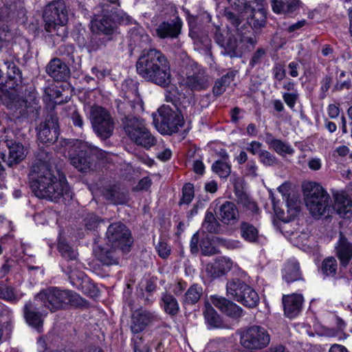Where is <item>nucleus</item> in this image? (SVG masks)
<instances>
[{"instance_id":"nucleus-47","label":"nucleus","mask_w":352,"mask_h":352,"mask_svg":"<svg viewBox=\"0 0 352 352\" xmlns=\"http://www.w3.org/2000/svg\"><path fill=\"white\" fill-rule=\"evenodd\" d=\"M156 250L159 256L164 258H167L170 253V248L168 245L162 241L157 243L156 245Z\"/></svg>"},{"instance_id":"nucleus-9","label":"nucleus","mask_w":352,"mask_h":352,"mask_svg":"<svg viewBox=\"0 0 352 352\" xmlns=\"http://www.w3.org/2000/svg\"><path fill=\"white\" fill-rule=\"evenodd\" d=\"M89 119L94 131L99 137L106 139L111 135L113 121L106 109L100 106H92L90 109Z\"/></svg>"},{"instance_id":"nucleus-37","label":"nucleus","mask_w":352,"mask_h":352,"mask_svg":"<svg viewBox=\"0 0 352 352\" xmlns=\"http://www.w3.org/2000/svg\"><path fill=\"white\" fill-rule=\"evenodd\" d=\"M202 227L210 233H217L220 229V224L212 212H207Z\"/></svg>"},{"instance_id":"nucleus-62","label":"nucleus","mask_w":352,"mask_h":352,"mask_svg":"<svg viewBox=\"0 0 352 352\" xmlns=\"http://www.w3.org/2000/svg\"><path fill=\"white\" fill-rule=\"evenodd\" d=\"M298 64L296 62H291L289 64L288 68L289 69V74L292 77H297L298 76Z\"/></svg>"},{"instance_id":"nucleus-39","label":"nucleus","mask_w":352,"mask_h":352,"mask_svg":"<svg viewBox=\"0 0 352 352\" xmlns=\"http://www.w3.org/2000/svg\"><path fill=\"white\" fill-rule=\"evenodd\" d=\"M58 248L60 253L66 260H76L78 255L76 251L61 239H59Z\"/></svg>"},{"instance_id":"nucleus-14","label":"nucleus","mask_w":352,"mask_h":352,"mask_svg":"<svg viewBox=\"0 0 352 352\" xmlns=\"http://www.w3.org/2000/svg\"><path fill=\"white\" fill-rule=\"evenodd\" d=\"M333 197L335 203L332 210L341 217H349L352 214V201L349 195L344 191H339L333 194Z\"/></svg>"},{"instance_id":"nucleus-57","label":"nucleus","mask_w":352,"mask_h":352,"mask_svg":"<svg viewBox=\"0 0 352 352\" xmlns=\"http://www.w3.org/2000/svg\"><path fill=\"white\" fill-rule=\"evenodd\" d=\"M274 74L276 79L281 80L285 76V72L281 65H276L274 69Z\"/></svg>"},{"instance_id":"nucleus-8","label":"nucleus","mask_w":352,"mask_h":352,"mask_svg":"<svg viewBox=\"0 0 352 352\" xmlns=\"http://www.w3.org/2000/svg\"><path fill=\"white\" fill-rule=\"evenodd\" d=\"M124 130L129 138L138 145L148 148L155 144V138L146 127L144 123L133 118L127 120Z\"/></svg>"},{"instance_id":"nucleus-63","label":"nucleus","mask_w":352,"mask_h":352,"mask_svg":"<svg viewBox=\"0 0 352 352\" xmlns=\"http://www.w3.org/2000/svg\"><path fill=\"white\" fill-rule=\"evenodd\" d=\"M193 168L196 173L202 175L204 172V165L201 161L197 160L194 162Z\"/></svg>"},{"instance_id":"nucleus-64","label":"nucleus","mask_w":352,"mask_h":352,"mask_svg":"<svg viewBox=\"0 0 352 352\" xmlns=\"http://www.w3.org/2000/svg\"><path fill=\"white\" fill-rule=\"evenodd\" d=\"M329 352H348V351L344 346L335 344L331 346Z\"/></svg>"},{"instance_id":"nucleus-23","label":"nucleus","mask_w":352,"mask_h":352,"mask_svg":"<svg viewBox=\"0 0 352 352\" xmlns=\"http://www.w3.org/2000/svg\"><path fill=\"white\" fill-rule=\"evenodd\" d=\"M336 254L341 264L346 266L352 257V243H349L341 234L336 247Z\"/></svg>"},{"instance_id":"nucleus-34","label":"nucleus","mask_w":352,"mask_h":352,"mask_svg":"<svg viewBox=\"0 0 352 352\" xmlns=\"http://www.w3.org/2000/svg\"><path fill=\"white\" fill-rule=\"evenodd\" d=\"M242 299L237 300L248 307H255L259 302V297L257 293L249 285L241 295Z\"/></svg>"},{"instance_id":"nucleus-27","label":"nucleus","mask_w":352,"mask_h":352,"mask_svg":"<svg viewBox=\"0 0 352 352\" xmlns=\"http://www.w3.org/2000/svg\"><path fill=\"white\" fill-rule=\"evenodd\" d=\"M248 285L239 279H233L227 283V296L235 300L242 299L241 295L244 293Z\"/></svg>"},{"instance_id":"nucleus-50","label":"nucleus","mask_w":352,"mask_h":352,"mask_svg":"<svg viewBox=\"0 0 352 352\" xmlns=\"http://www.w3.org/2000/svg\"><path fill=\"white\" fill-rule=\"evenodd\" d=\"M249 152L253 155H260L264 150H262V144L257 141H252L250 143L248 148H247Z\"/></svg>"},{"instance_id":"nucleus-44","label":"nucleus","mask_w":352,"mask_h":352,"mask_svg":"<svg viewBox=\"0 0 352 352\" xmlns=\"http://www.w3.org/2000/svg\"><path fill=\"white\" fill-rule=\"evenodd\" d=\"M194 197L193 186L190 184H186L183 187V196L181 199V204H188Z\"/></svg>"},{"instance_id":"nucleus-25","label":"nucleus","mask_w":352,"mask_h":352,"mask_svg":"<svg viewBox=\"0 0 352 352\" xmlns=\"http://www.w3.org/2000/svg\"><path fill=\"white\" fill-rule=\"evenodd\" d=\"M265 142L270 148H272L275 152L281 156L286 155H292L294 150L292 146L280 140L275 139L272 135L267 134Z\"/></svg>"},{"instance_id":"nucleus-56","label":"nucleus","mask_w":352,"mask_h":352,"mask_svg":"<svg viewBox=\"0 0 352 352\" xmlns=\"http://www.w3.org/2000/svg\"><path fill=\"white\" fill-rule=\"evenodd\" d=\"M98 223V219L96 217L91 215L89 219L86 221L85 226L88 230H93L97 227Z\"/></svg>"},{"instance_id":"nucleus-17","label":"nucleus","mask_w":352,"mask_h":352,"mask_svg":"<svg viewBox=\"0 0 352 352\" xmlns=\"http://www.w3.org/2000/svg\"><path fill=\"white\" fill-rule=\"evenodd\" d=\"M182 20L177 17L171 22H163L156 28V34L161 38L177 37L181 31Z\"/></svg>"},{"instance_id":"nucleus-53","label":"nucleus","mask_w":352,"mask_h":352,"mask_svg":"<svg viewBox=\"0 0 352 352\" xmlns=\"http://www.w3.org/2000/svg\"><path fill=\"white\" fill-rule=\"evenodd\" d=\"M71 119L74 125L82 128L83 126V120L81 116L77 111H74L71 116Z\"/></svg>"},{"instance_id":"nucleus-41","label":"nucleus","mask_w":352,"mask_h":352,"mask_svg":"<svg viewBox=\"0 0 352 352\" xmlns=\"http://www.w3.org/2000/svg\"><path fill=\"white\" fill-rule=\"evenodd\" d=\"M10 100L6 102L8 108L19 111V113L23 115L25 113V109L27 107V102L19 97L10 98Z\"/></svg>"},{"instance_id":"nucleus-11","label":"nucleus","mask_w":352,"mask_h":352,"mask_svg":"<svg viewBox=\"0 0 352 352\" xmlns=\"http://www.w3.org/2000/svg\"><path fill=\"white\" fill-rule=\"evenodd\" d=\"M107 244L112 248H120L122 251H129L131 245L130 232L121 223L111 224L107 231Z\"/></svg>"},{"instance_id":"nucleus-31","label":"nucleus","mask_w":352,"mask_h":352,"mask_svg":"<svg viewBox=\"0 0 352 352\" xmlns=\"http://www.w3.org/2000/svg\"><path fill=\"white\" fill-rule=\"evenodd\" d=\"M212 170L220 177L226 178L231 172V166L228 162V155L224 153L222 159L217 160L212 166Z\"/></svg>"},{"instance_id":"nucleus-46","label":"nucleus","mask_w":352,"mask_h":352,"mask_svg":"<svg viewBox=\"0 0 352 352\" xmlns=\"http://www.w3.org/2000/svg\"><path fill=\"white\" fill-rule=\"evenodd\" d=\"M260 161L265 166H272L276 162V157L267 151H263L258 156Z\"/></svg>"},{"instance_id":"nucleus-54","label":"nucleus","mask_w":352,"mask_h":352,"mask_svg":"<svg viewBox=\"0 0 352 352\" xmlns=\"http://www.w3.org/2000/svg\"><path fill=\"white\" fill-rule=\"evenodd\" d=\"M118 20L121 24L132 23L133 19L125 12H120L117 14Z\"/></svg>"},{"instance_id":"nucleus-3","label":"nucleus","mask_w":352,"mask_h":352,"mask_svg":"<svg viewBox=\"0 0 352 352\" xmlns=\"http://www.w3.org/2000/svg\"><path fill=\"white\" fill-rule=\"evenodd\" d=\"M305 203L310 213L315 218L327 217L332 211L329 206V195L316 182H307L303 186Z\"/></svg>"},{"instance_id":"nucleus-10","label":"nucleus","mask_w":352,"mask_h":352,"mask_svg":"<svg viewBox=\"0 0 352 352\" xmlns=\"http://www.w3.org/2000/svg\"><path fill=\"white\" fill-rule=\"evenodd\" d=\"M161 122L156 124V129L162 134H171L178 131L184 124L181 113L174 107L163 105L158 110Z\"/></svg>"},{"instance_id":"nucleus-26","label":"nucleus","mask_w":352,"mask_h":352,"mask_svg":"<svg viewBox=\"0 0 352 352\" xmlns=\"http://www.w3.org/2000/svg\"><path fill=\"white\" fill-rule=\"evenodd\" d=\"M298 0H272V8L274 12L287 14L294 12L298 7Z\"/></svg>"},{"instance_id":"nucleus-58","label":"nucleus","mask_w":352,"mask_h":352,"mask_svg":"<svg viewBox=\"0 0 352 352\" xmlns=\"http://www.w3.org/2000/svg\"><path fill=\"white\" fill-rule=\"evenodd\" d=\"M322 163L319 158H313L308 162V166L313 170H318L321 168Z\"/></svg>"},{"instance_id":"nucleus-45","label":"nucleus","mask_w":352,"mask_h":352,"mask_svg":"<svg viewBox=\"0 0 352 352\" xmlns=\"http://www.w3.org/2000/svg\"><path fill=\"white\" fill-rule=\"evenodd\" d=\"M11 39L12 35L8 30H7L6 28H3V29L0 28V51H1L3 48L8 47Z\"/></svg>"},{"instance_id":"nucleus-48","label":"nucleus","mask_w":352,"mask_h":352,"mask_svg":"<svg viewBox=\"0 0 352 352\" xmlns=\"http://www.w3.org/2000/svg\"><path fill=\"white\" fill-rule=\"evenodd\" d=\"M151 184V179L148 177H145L139 181L134 190L136 191H146L150 188Z\"/></svg>"},{"instance_id":"nucleus-7","label":"nucleus","mask_w":352,"mask_h":352,"mask_svg":"<svg viewBox=\"0 0 352 352\" xmlns=\"http://www.w3.org/2000/svg\"><path fill=\"white\" fill-rule=\"evenodd\" d=\"M43 19L47 32L58 31L60 28H62L64 31L65 28L63 27L68 20L65 3L58 0L49 3L45 8Z\"/></svg>"},{"instance_id":"nucleus-43","label":"nucleus","mask_w":352,"mask_h":352,"mask_svg":"<svg viewBox=\"0 0 352 352\" xmlns=\"http://www.w3.org/2000/svg\"><path fill=\"white\" fill-rule=\"evenodd\" d=\"M337 270L336 260L333 258H327L324 260L322 263V272L327 276H333L336 274Z\"/></svg>"},{"instance_id":"nucleus-55","label":"nucleus","mask_w":352,"mask_h":352,"mask_svg":"<svg viewBox=\"0 0 352 352\" xmlns=\"http://www.w3.org/2000/svg\"><path fill=\"white\" fill-rule=\"evenodd\" d=\"M327 113L331 118H336L340 113V109L336 104H331L328 106Z\"/></svg>"},{"instance_id":"nucleus-24","label":"nucleus","mask_w":352,"mask_h":352,"mask_svg":"<svg viewBox=\"0 0 352 352\" xmlns=\"http://www.w3.org/2000/svg\"><path fill=\"white\" fill-rule=\"evenodd\" d=\"M37 129L38 139L41 142H53L58 138L57 128L54 125L51 128L49 121L40 124Z\"/></svg>"},{"instance_id":"nucleus-59","label":"nucleus","mask_w":352,"mask_h":352,"mask_svg":"<svg viewBox=\"0 0 352 352\" xmlns=\"http://www.w3.org/2000/svg\"><path fill=\"white\" fill-rule=\"evenodd\" d=\"M257 166L254 162H250L247 165V175L252 177L256 176Z\"/></svg>"},{"instance_id":"nucleus-32","label":"nucleus","mask_w":352,"mask_h":352,"mask_svg":"<svg viewBox=\"0 0 352 352\" xmlns=\"http://www.w3.org/2000/svg\"><path fill=\"white\" fill-rule=\"evenodd\" d=\"M162 306L165 312L170 316H175L179 311L177 299L169 294H164L162 297Z\"/></svg>"},{"instance_id":"nucleus-40","label":"nucleus","mask_w":352,"mask_h":352,"mask_svg":"<svg viewBox=\"0 0 352 352\" xmlns=\"http://www.w3.org/2000/svg\"><path fill=\"white\" fill-rule=\"evenodd\" d=\"M202 289L197 285L190 287L186 293L184 302L194 304L197 302L201 296Z\"/></svg>"},{"instance_id":"nucleus-36","label":"nucleus","mask_w":352,"mask_h":352,"mask_svg":"<svg viewBox=\"0 0 352 352\" xmlns=\"http://www.w3.org/2000/svg\"><path fill=\"white\" fill-rule=\"evenodd\" d=\"M241 232L242 237L249 242H255L258 238V231L257 228L246 222L241 224Z\"/></svg>"},{"instance_id":"nucleus-35","label":"nucleus","mask_w":352,"mask_h":352,"mask_svg":"<svg viewBox=\"0 0 352 352\" xmlns=\"http://www.w3.org/2000/svg\"><path fill=\"white\" fill-rule=\"evenodd\" d=\"M204 317L206 322L211 327H218L221 325V318L213 307L209 303L206 304Z\"/></svg>"},{"instance_id":"nucleus-38","label":"nucleus","mask_w":352,"mask_h":352,"mask_svg":"<svg viewBox=\"0 0 352 352\" xmlns=\"http://www.w3.org/2000/svg\"><path fill=\"white\" fill-rule=\"evenodd\" d=\"M234 76L235 72H232L224 75L220 80L217 81L213 87L214 94L217 96L221 95L226 90V86L234 80Z\"/></svg>"},{"instance_id":"nucleus-52","label":"nucleus","mask_w":352,"mask_h":352,"mask_svg":"<svg viewBox=\"0 0 352 352\" xmlns=\"http://www.w3.org/2000/svg\"><path fill=\"white\" fill-rule=\"evenodd\" d=\"M283 99L290 108H293L295 106L297 96L294 94L286 93L283 95Z\"/></svg>"},{"instance_id":"nucleus-4","label":"nucleus","mask_w":352,"mask_h":352,"mask_svg":"<svg viewBox=\"0 0 352 352\" xmlns=\"http://www.w3.org/2000/svg\"><path fill=\"white\" fill-rule=\"evenodd\" d=\"M36 298H39L44 307L51 311L63 309L67 305L78 306L82 302V298L78 294L53 287L42 291L36 296Z\"/></svg>"},{"instance_id":"nucleus-61","label":"nucleus","mask_w":352,"mask_h":352,"mask_svg":"<svg viewBox=\"0 0 352 352\" xmlns=\"http://www.w3.org/2000/svg\"><path fill=\"white\" fill-rule=\"evenodd\" d=\"M351 81L349 80L344 82H338L334 87V89L336 91H341L344 89H349L351 87Z\"/></svg>"},{"instance_id":"nucleus-18","label":"nucleus","mask_w":352,"mask_h":352,"mask_svg":"<svg viewBox=\"0 0 352 352\" xmlns=\"http://www.w3.org/2000/svg\"><path fill=\"white\" fill-rule=\"evenodd\" d=\"M212 304L226 314L236 318L241 314V309L235 303L217 295L211 296Z\"/></svg>"},{"instance_id":"nucleus-22","label":"nucleus","mask_w":352,"mask_h":352,"mask_svg":"<svg viewBox=\"0 0 352 352\" xmlns=\"http://www.w3.org/2000/svg\"><path fill=\"white\" fill-rule=\"evenodd\" d=\"M217 215L223 223L233 224L239 217V211L234 204L226 201L220 206Z\"/></svg>"},{"instance_id":"nucleus-12","label":"nucleus","mask_w":352,"mask_h":352,"mask_svg":"<svg viewBox=\"0 0 352 352\" xmlns=\"http://www.w3.org/2000/svg\"><path fill=\"white\" fill-rule=\"evenodd\" d=\"M47 310L44 307L39 298H34L32 301L25 303L23 309L24 318L26 322L41 332L43 329V323Z\"/></svg>"},{"instance_id":"nucleus-30","label":"nucleus","mask_w":352,"mask_h":352,"mask_svg":"<svg viewBox=\"0 0 352 352\" xmlns=\"http://www.w3.org/2000/svg\"><path fill=\"white\" fill-rule=\"evenodd\" d=\"M23 296V294L12 286L0 283V298L16 303Z\"/></svg>"},{"instance_id":"nucleus-15","label":"nucleus","mask_w":352,"mask_h":352,"mask_svg":"<svg viewBox=\"0 0 352 352\" xmlns=\"http://www.w3.org/2000/svg\"><path fill=\"white\" fill-rule=\"evenodd\" d=\"M154 316L146 310L135 311L131 317V329L133 333H140L151 323Z\"/></svg>"},{"instance_id":"nucleus-33","label":"nucleus","mask_w":352,"mask_h":352,"mask_svg":"<svg viewBox=\"0 0 352 352\" xmlns=\"http://www.w3.org/2000/svg\"><path fill=\"white\" fill-rule=\"evenodd\" d=\"M7 318L0 317V343L6 340L11 333V322L13 319V314L11 311H7Z\"/></svg>"},{"instance_id":"nucleus-49","label":"nucleus","mask_w":352,"mask_h":352,"mask_svg":"<svg viewBox=\"0 0 352 352\" xmlns=\"http://www.w3.org/2000/svg\"><path fill=\"white\" fill-rule=\"evenodd\" d=\"M7 69V74L10 79L15 78L17 75H19V70L16 67L12 62H5L4 63Z\"/></svg>"},{"instance_id":"nucleus-1","label":"nucleus","mask_w":352,"mask_h":352,"mask_svg":"<svg viewBox=\"0 0 352 352\" xmlns=\"http://www.w3.org/2000/svg\"><path fill=\"white\" fill-rule=\"evenodd\" d=\"M29 177L30 187L38 198L56 201L68 192L65 179H57L52 166L47 162L39 160L36 162Z\"/></svg>"},{"instance_id":"nucleus-60","label":"nucleus","mask_w":352,"mask_h":352,"mask_svg":"<svg viewBox=\"0 0 352 352\" xmlns=\"http://www.w3.org/2000/svg\"><path fill=\"white\" fill-rule=\"evenodd\" d=\"M198 243H199V237L198 234H194L190 240V250L192 252H197L198 251Z\"/></svg>"},{"instance_id":"nucleus-20","label":"nucleus","mask_w":352,"mask_h":352,"mask_svg":"<svg viewBox=\"0 0 352 352\" xmlns=\"http://www.w3.org/2000/svg\"><path fill=\"white\" fill-rule=\"evenodd\" d=\"M46 72L56 80H65L69 75V67L58 58H54L48 63Z\"/></svg>"},{"instance_id":"nucleus-51","label":"nucleus","mask_w":352,"mask_h":352,"mask_svg":"<svg viewBox=\"0 0 352 352\" xmlns=\"http://www.w3.org/2000/svg\"><path fill=\"white\" fill-rule=\"evenodd\" d=\"M107 199L112 201L115 204H121L122 201L119 200V193L115 190H111L106 192L104 195Z\"/></svg>"},{"instance_id":"nucleus-13","label":"nucleus","mask_w":352,"mask_h":352,"mask_svg":"<svg viewBox=\"0 0 352 352\" xmlns=\"http://www.w3.org/2000/svg\"><path fill=\"white\" fill-rule=\"evenodd\" d=\"M5 146L8 148V155L6 156L4 153H1V160L9 166L19 163L26 156V150L19 143L8 140L6 142Z\"/></svg>"},{"instance_id":"nucleus-29","label":"nucleus","mask_w":352,"mask_h":352,"mask_svg":"<svg viewBox=\"0 0 352 352\" xmlns=\"http://www.w3.org/2000/svg\"><path fill=\"white\" fill-rule=\"evenodd\" d=\"M283 278L287 283L298 280L300 278L299 264L296 259H290L285 265L283 271Z\"/></svg>"},{"instance_id":"nucleus-5","label":"nucleus","mask_w":352,"mask_h":352,"mask_svg":"<svg viewBox=\"0 0 352 352\" xmlns=\"http://www.w3.org/2000/svg\"><path fill=\"white\" fill-rule=\"evenodd\" d=\"M240 344L245 352H256L268 346L270 336L260 326H252L239 332Z\"/></svg>"},{"instance_id":"nucleus-16","label":"nucleus","mask_w":352,"mask_h":352,"mask_svg":"<svg viewBox=\"0 0 352 352\" xmlns=\"http://www.w3.org/2000/svg\"><path fill=\"white\" fill-rule=\"evenodd\" d=\"M232 267V261L227 257H219L214 263L206 265V271L211 278L221 276L229 272Z\"/></svg>"},{"instance_id":"nucleus-19","label":"nucleus","mask_w":352,"mask_h":352,"mask_svg":"<svg viewBox=\"0 0 352 352\" xmlns=\"http://www.w3.org/2000/svg\"><path fill=\"white\" fill-rule=\"evenodd\" d=\"M303 298L301 295L293 294L283 296V303L285 314L289 318L296 317L300 311Z\"/></svg>"},{"instance_id":"nucleus-28","label":"nucleus","mask_w":352,"mask_h":352,"mask_svg":"<svg viewBox=\"0 0 352 352\" xmlns=\"http://www.w3.org/2000/svg\"><path fill=\"white\" fill-rule=\"evenodd\" d=\"M183 85L188 87L192 91H201L208 87V80L203 74H197L187 76Z\"/></svg>"},{"instance_id":"nucleus-2","label":"nucleus","mask_w":352,"mask_h":352,"mask_svg":"<svg viewBox=\"0 0 352 352\" xmlns=\"http://www.w3.org/2000/svg\"><path fill=\"white\" fill-rule=\"evenodd\" d=\"M136 69L145 80L162 87L171 81L170 67L166 57L160 51L151 49L144 52L139 58Z\"/></svg>"},{"instance_id":"nucleus-21","label":"nucleus","mask_w":352,"mask_h":352,"mask_svg":"<svg viewBox=\"0 0 352 352\" xmlns=\"http://www.w3.org/2000/svg\"><path fill=\"white\" fill-rule=\"evenodd\" d=\"M115 28V23L107 16H97L91 22V30L94 33L112 34Z\"/></svg>"},{"instance_id":"nucleus-42","label":"nucleus","mask_w":352,"mask_h":352,"mask_svg":"<svg viewBox=\"0 0 352 352\" xmlns=\"http://www.w3.org/2000/svg\"><path fill=\"white\" fill-rule=\"evenodd\" d=\"M94 254L104 265H109L113 263L111 252L105 248L99 246L96 247L94 249Z\"/></svg>"},{"instance_id":"nucleus-6","label":"nucleus","mask_w":352,"mask_h":352,"mask_svg":"<svg viewBox=\"0 0 352 352\" xmlns=\"http://www.w3.org/2000/svg\"><path fill=\"white\" fill-rule=\"evenodd\" d=\"M73 150V153L69 154L71 164L81 172H87L91 168V155L103 154L97 147L82 140L76 141Z\"/></svg>"}]
</instances>
